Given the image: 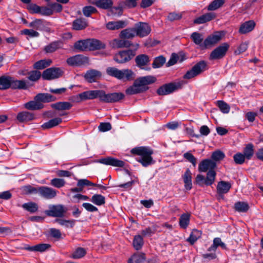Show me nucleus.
<instances>
[{"label": "nucleus", "instance_id": "nucleus-21", "mask_svg": "<svg viewBox=\"0 0 263 263\" xmlns=\"http://www.w3.org/2000/svg\"><path fill=\"white\" fill-rule=\"evenodd\" d=\"M255 26L254 21H248L242 23L239 28V32L241 34H246L252 31Z\"/></svg>", "mask_w": 263, "mask_h": 263}, {"label": "nucleus", "instance_id": "nucleus-14", "mask_svg": "<svg viewBox=\"0 0 263 263\" xmlns=\"http://www.w3.org/2000/svg\"><path fill=\"white\" fill-rule=\"evenodd\" d=\"M58 192L55 189L48 186H40L39 195L46 199L54 198L57 196Z\"/></svg>", "mask_w": 263, "mask_h": 263}, {"label": "nucleus", "instance_id": "nucleus-20", "mask_svg": "<svg viewBox=\"0 0 263 263\" xmlns=\"http://www.w3.org/2000/svg\"><path fill=\"white\" fill-rule=\"evenodd\" d=\"M48 24L43 19L35 18L29 24L28 26L36 30H43Z\"/></svg>", "mask_w": 263, "mask_h": 263}, {"label": "nucleus", "instance_id": "nucleus-46", "mask_svg": "<svg viewBox=\"0 0 263 263\" xmlns=\"http://www.w3.org/2000/svg\"><path fill=\"white\" fill-rule=\"evenodd\" d=\"M10 77L2 76L0 77V89L5 90L10 88Z\"/></svg>", "mask_w": 263, "mask_h": 263}, {"label": "nucleus", "instance_id": "nucleus-30", "mask_svg": "<svg viewBox=\"0 0 263 263\" xmlns=\"http://www.w3.org/2000/svg\"><path fill=\"white\" fill-rule=\"evenodd\" d=\"M183 181L184 183L185 189L187 190H190L192 187V173L189 169H187L183 175Z\"/></svg>", "mask_w": 263, "mask_h": 263}, {"label": "nucleus", "instance_id": "nucleus-1", "mask_svg": "<svg viewBox=\"0 0 263 263\" xmlns=\"http://www.w3.org/2000/svg\"><path fill=\"white\" fill-rule=\"evenodd\" d=\"M156 79L152 76L140 77L136 79L133 85L126 90V93L128 95H135L146 91L148 87L146 85L154 83Z\"/></svg>", "mask_w": 263, "mask_h": 263}, {"label": "nucleus", "instance_id": "nucleus-48", "mask_svg": "<svg viewBox=\"0 0 263 263\" xmlns=\"http://www.w3.org/2000/svg\"><path fill=\"white\" fill-rule=\"evenodd\" d=\"M225 2V0H214L208 7L209 11L216 10L221 7Z\"/></svg>", "mask_w": 263, "mask_h": 263}, {"label": "nucleus", "instance_id": "nucleus-15", "mask_svg": "<svg viewBox=\"0 0 263 263\" xmlns=\"http://www.w3.org/2000/svg\"><path fill=\"white\" fill-rule=\"evenodd\" d=\"M136 35L140 37L147 36L151 31V27L147 23L139 22L135 25Z\"/></svg>", "mask_w": 263, "mask_h": 263}, {"label": "nucleus", "instance_id": "nucleus-11", "mask_svg": "<svg viewBox=\"0 0 263 263\" xmlns=\"http://www.w3.org/2000/svg\"><path fill=\"white\" fill-rule=\"evenodd\" d=\"M65 212L64 206L61 204L50 205L48 210L45 211L46 215L53 217H62Z\"/></svg>", "mask_w": 263, "mask_h": 263}, {"label": "nucleus", "instance_id": "nucleus-32", "mask_svg": "<svg viewBox=\"0 0 263 263\" xmlns=\"http://www.w3.org/2000/svg\"><path fill=\"white\" fill-rule=\"evenodd\" d=\"M136 35V30L135 28H127L123 30L120 34L122 39H130L134 37Z\"/></svg>", "mask_w": 263, "mask_h": 263}, {"label": "nucleus", "instance_id": "nucleus-28", "mask_svg": "<svg viewBox=\"0 0 263 263\" xmlns=\"http://www.w3.org/2000/svg\"><path fill=\"white\" fill-rule=\"evenodd\" d=\"M17 119L20 122H28L34 120V116L28 111H22L17 114Z\"/></svg>", "mask_w": 263, "mask_h": 263}, {"label": "nucleus", "instance_id": "nucleus-31", "mask_svg": "<svg viewBox=\"0 0 263 263\" xmlns=\"http://www.w3.org/2000/svg\"><path fill=\"white\" fill-rule=\"evenodd\" d=\"M36 101H39L40 102H49L54 101L55 98L49 93H39L34 98Z\"/></svg>", "mask_w": 263, "mask_h": 263}, {"label": "nucleus", "instance_id": "nucleus-16", "mask_svg": "<svg viewBox=\"0 0 263 263\" xmlns=\"http://www.w3.org/2000/svg\"><path fill=\"white\" fill-rule=\"evenodd\" d=\"M134 56L132 50L122 51L115 55L114 60L118 63H124L129 61Z\"/></svg>", "mask_w": 263, "mask_h": 263}, {"label": "nucleus", "instance_id": "nucleus-25", "mask_svg": "<svg viewBox=\"0 0 263 263\" xmlns=\"http://www.w3.org/2000/svg\"><path fill=\"white\" fill-rule=\"evenodd\" d=\"M231 184L224 181H219L217 186V192L219 195L227 193L231 188Z\"/></svg>", "mask_w": 263, "mask_h": 263}, {"label": "nucleus", "instance_id": "nucleus-56", "mask_svg": "<svg viewBox=\"0 0 263 263\" xmlns=\"http://www.w3.org/2000/svg\"><path fill=\"white\" fill-rule=\"evenodd\" d=\"M22 207L26 210L31 212L34 213L38 209L37 204L34 202H28L23 204Z\"/></svg>", "mask_w": 263, "mask_h": 263}, {"label": "nucleus", "instance_id": "nucleus-54", "mask_svg": "<svg viewBox=\"0 0 263 263\" xmlns=\"http://www.w3.org/2000/svg\"><path fill=\"white\" fill-rule=\"evenodd\" d=\"M234 207L235 210L239 212H246L249 208L247 203L240 201L235 203Z\"/></svg>", "mask_w": 263, "mask_h": 263}, {"label": "nucleus", "instance_id": "nucleus-42", "mask_svg": "<svg viewBox=\"0 0 263 263\" xmlns=\"http://www.w3.org/2000/svg\"><path fill=\"white\" fill-rule=\"evenodd\" d=\"M52 63L51 60H41L34 64L33 67L36 69H43L48 66H49Z\"/></svg>", "mask_w": 263, "mask_h": 263}, {"label": "nucleus", "instance_id": "nucleus-62", "mask_svg": "<svg viewBox=\"0 0 263 263\" xmlns=\"http://www.w3.org/2000/svg\"><path fill=\"white\" fill-rule=\"evenodd\" d=\"M248 42H243L241 43L237 49L234 51V53L235 54H240L244 52H245L248 48Z\"/></svg>", "mask_w": 263, "mask_h": 263}, {"label": "nucleus", "instance_id": "nucleus-63", "mask_svg": "<svg viewBox=\"0 0 263 263\" xmlns=\"http://www.w3.org/2000/svg\"><path fill=\"white\" fill-rule=\"evenodd\" d=\"M97 11V9L91 6H85L83 9V13L86 17H89L92 13H94Z\"/></svg>", "mask_w": 263, "mask_h": 263}, {"label": "nucleus", "instance_id": "nucleus-50", "mask_svg": "<svg viewBox=\"0 0 263 263\" xmlns=\"http://www.w3.org/2000/svg\"><path fill=\"white\" fill-rule=\"evenodd\" d=\"M254 154V146L252 144H248L243 150V155L245 157L249 160Z\"/></svg>", "mask_w": 263, "mask_h": 263}, {"label": "nucleus", "instance_id": "nucleus-53", "mask_svg": "<svg viewBox=\"0 0 263 263\" xmlns=\"http://www.w3.org/2000/svg\"><path fill=\"white\" fill-rule=\"evenodd\" d=\"M55 221L61 226L65 228H72L75 224V220H65L62 219H57Z\"/></svg>", "mask_w": 263, "mask_h": 263}, {"label": "nucleus", "instance_id": "nucleus-5", "mask_svg": "<svg viewBox=\"0 0 263 263\" xmlns=\"http://www.w3.org/2000/svg\"><path fill=\"white\" fill-rule=\"evenodd\" d=\"M183 85L184 82L182 81L165 84L159 87L157 89V92L160 96L167 95L177 90L181 89Z\"/></svg>", "mask_w": 263, "mask_h": 263}, {"label": "nucleus", "instance_id": "nucleus-60", "mask_svg": "<svg viewBox=\"0 0 263 263\" xmlns=\"http://www.w3.org/2000/svg\"><path fill=\"white\" fill-rule=\"evenodd\" d=\"M225 157L224 154L220 151H216L214 152L211 156L212 160L214 162L222 160Z\"/></svg>", "mask_w": 263, "mask_h": 263}, {"label": "nucleus", "instance_id": "nucleus-52", "mask_svg": "<svg viewBox=\"0 0 263 263\" xmlns=\"http://www.w3.org/2000/svg\"><path fill=\"white\" fill-rule=\"evenodd\" d=\"M91 201L97 205H101L105 203V197L100 194H95L91 197Z\"/></svg>", "mask_w": 263, "mask_h": 263}, {"label": "nucleus", "instance_id": "nucleus-34", "mask_svg": "<svg viewBox=\"0 0 263 263\" xmlns=\"http://www.w3.org/2000/svg\"><path fill=\"white\" fill-rule=\"evenodd\" d=\"M24 107L28 110H34L42 108L43 105L39 101H36L34 99V101H31L25 103Z\"/></svg>", "mask_w": 263, "mask_h": 263}, {"label": "nucleus", "instance_id": "nucleus-35", "mask_svg": "<svg viewBox=\"0 0 263 263\" xmlns=\"http://www.w3.org/2000/svg\"><path fill=\"white\" fill-rule=\"evenodd\" d=\"M75 49L79 51H83L89 50L88 39L80 40L74 44Z\"/></svg>", "mask_w": 263, "mask_h": 263}, {"label": "nucleus", "instance_id": "nucleus-9", "mask_svg": "<svg viewBox=\"0 0 263 263\" xmlns=\"http://www.w3.org/2000/svg\"><path fill=\"white\" fill-rule=\"evenodd\" d=\"M67 64L71 66L80 67L89 63V59L87 57L78 54L68 58L66 60Z\"/></svg>", "mask_w": 263, "mask_h": 263}, {"label": "nucleus", "instance_id": "nucleus-58", "mask_svg": "<svg viewBox=\"0 0 263 263\" xmlns=\"http://www.w3.org/2000/svg\"><path fill=\"white\" fill-rule=\"evenodd\" d=\"M28 79L31 81H37L41 77V73L37 70H32L28 72Z\"/></svg>", "mask_w": 263, "mask_h": 263}, {"label": "nucleus", "instance_id": "nucleus-38", "mask_svg": "<svg viewBox=\"0 0 263 263\" xmlns=\"http://www.w3.org/2000/svg\"><path fill=\"white\" fill-rule=\"evenodd\" d=\"M221 247L222 249H226V246L221 239L219 237L215 238L213 245L208 249V251L215 252L218 247Z\"/></svg>", "mask_w": 263, "mask_h": 263}, {"label": "nucleus", "instance_id": "nucleus-3", "mask_svg": "<svg viewBox=\"0 0 263 263\" xmlns=\"http://www.w3.org/2000/svg\"><path fill=\"white\" fill-rule=\"evenodd\" d=\"M216 167V162L209 159H204L199 163L198 171L200 172H206L208 171L206 176L205 185H211L214 182L216 175L214 168Z\"/></svg>", "mask_w": 263, "mask_h": 263}, {"label": "nucleus", "instance_id": "nucleus-33", "mask_svg": "<svg viewBox=\"0 0 263 263\" xmlns=\"http://www.w3.org/2000/svg\"><path fill=\"white\" fill-rule=\"evenodd\" d=\"M87 26V23L84 18H77L72 23V28L76 30H83Z\"/></svg>", "mask_w": 263, "mask_h": 263}, {"label": "nucleus", "instance_id": "nucleus-43", "mask_svg": "<svg viewBox=\"0 0 263 263\" xmlns=\"http://www.w3.org/2000/svg\"><path fill=\"white\" fill-rule=\"evenodd\" d=\"M190 215L188 213L183 214L179 218V226L182 229H186L190 223Z\"/></svg>", "mask_w": 263, "mask_h": 263}, {"label": "nucleus", "instance_id": "nucleus-23", "mask_svg": "<svg viewBox=\"0 0 263 263\" xmlns=\"http://www.w3.org/2000/svg\"><path fill=\"white\" fill-rule=\"evenodd\" d=\"M216 17L214 13L209 12L203 14L194 20V23L196 24H201L209 22Z\"/></svg>", "mask_w": 263, "mask_h": 263}, {"label": "nucleus", "instance_id": "nucleus-19", "mask_svg": "<svg viewBox=\"0 0 263 263\" xmlns=\"http://www.w3.org/2000/svg\"><path fill=\"white\" fill-rule=\"evenodd\" d=\"M10 88L13 89H27L28 85L24 80H17L10 77Z\"/></svg>", "mask_w": 263, "mask_h": 263}, {"label": "nucleus", "instance_id": "nucleus-6", "mask_svg": "<svg viewBox=\"0 0 263 263\" xmlns=\"http://www.w3.org/2000/svg\"><path fill=\"white\" fill-rule=\"evenodd\" d=\"M207 68V63L204 61H201L196 63L190 70L184 75L183 78L191 79L198 76L204 71Z\"/></svg>", "mask_w": 263, "mask_h": 263}, {"label": "nucleus", "instance_id": "nucleus-51", "mask_svg": "<svg viewBox=\"0 0 263 263\" xmlns=\"http://www.w3.org/2000/svg\"><path fill=\"white\" fill-rule=\"evenodd\" d=\"M143 243L144 242L142 236L137 235L134 237L133 246L136 250H140L142 247Z\"/></svg>", "mask_w": 263, "mask_h": 263}, {"label": "nucleus", "instance_id": "nucleus-4", "mask_svg": "<svg viewBox=\"0 0 263 263\" xmlns=\"http://www.w3.org/2000/svg\"><path fill=\"white\" fill-rule=\"evenodd\" d=\"M108 75L117 79L123 81H129L133 79L134 72L130 69L120 70L114 67H109L106 69Z\"/></svg>", "mask_w": 263, "mask_h": 263}, {"label": "nucleus", "instance_id": "nucleus-13", "mask_svg": "<svg viewBox=\"0 0 263 263\" xmlns=\"http://www.w3.org/2000/svg\"><path fill=\"white\" fill-rule=\"evenodd\" d=\"M224 35L223 32H215L212 34L208 36L203 42L204 48L213 46L218 43Z\"/></svg>", "mask_w": 263, "mask_h": 263}, {"label": "nucleus", "instance_id": "nucleus-40", "mask_svg": "<svg viewBox=\"0 0 263 263\" xmlns=\"http://www.w3.org/2000/svg\"><path fill=\"white\" fill-rule=\"evenodd\" d=\"M191 38L195 44L200 45L202 48H204L203 43H202L203 40L202 34L197 32H194L191 35Z\"/></svg>", "mask_w": 263, "mask_h": 263}, {"label": "nucleus", "instance_id": "nucleus-47", "mask_svg": "<svg viewBox=\"0 0 263 263\" xmlns=\"http://www.w3.org/2000/svg\"><path fill=\"white\" fill-rule=\"evenodd\" d=\"M201 232L197 230H194L190 234V237L187 239L191 245H193L201 236Z\"/></svg>", "mask_w": 263, "mask_h": 263}, {"label": "nucleus", "instance_id": "nucleus-10", "mask_svg": "<svg viewBox=\"0 0 263 263\" xmlns=\"http://www.w3.org/2000/svg\"><path fill=\"white\" fill-rule=\"evenodd\" d=\"M229 48V45L227 43H222L212 51L210 55V60H215L223 58Z\"/></svg>", "mask_w": 263, "mask_h": 263}, {"label": "nucleus", "instance_id": "nucleus-8", "mask_svg": "<svg viewBox=\"0 0 263 263\" xmlns=\"http://www.w3.org/2000/svg\"><path fill=\"white\" fill-rule=\"evenodd\" d=\"M100 96V90H89L84 91L73 97V100L79 102L86 100H92L95 98H99Z\"/></svg>", "mask_w": 263, "mask_h": 263}, {"label": "nucleus", "instance_id": "nucleus-22", "mask_svg": "<svg viewBox=\"0 0 263 263\" xmlns=\"http://www.w3.org/2000/svg\"><path fill=\"white\" fill-rule=\"evenodd\" d=\"M50 247L51 245L48 243H40L33 246H26L25 249L29 251L43 252L48 250Z\"/></svg>", "mask_w": 263, "mask_h": 263}, {"label": "nucleus", "instance_id": "nucleus-29", "mask_svg": "<svg viewBox=\"0 0 263 263\" xmlns=\"http://www.w3.org/2000/svg\"><path fill=\"white\" fill-rule=\"evenodd\" d=\"M111 46L114 48L128 47L131 45L129 41L120 39H114L111 41Z\"/></svg>", "mask_w": 263, "mask_h": 263}, {"label": "nucleus", "instance_id": "nucleus-49", "mask_svg": "<svg viewBox=\"0 0 263 263\" xmlns=\"http://www.w3.org/2000/svg\"><path fill=\"white\" fill-rule=\"evenodd\" d=\"M23 191L26 194H39L40 186H33L30 185L25 186L23 187Z\"/></svg>", "mask_w": 263, "mask_h": 263}, {"label": "nucleus", "instance_id": "nucleus-26", "mask_svg": "<svg viewBox=\"0 0 263 263\" xmlns=\"http://www.w3.org/2000/svg\"><path fill=\"white\" fill-rule=\"evenodd\" d=\"M89 50H94L104 49L106 45L96 39H88Z\"/></svg>", "mask_w": 263, "mask_h": 263}, {"label": "nucleus", "instance_id": "nucleus-24", "mask_svg": "<svg viewBox=\"0 0 263 263\" xmlns=\"http://www.w3.org/2000/svg\"><path fill=\"white\" fill-rule=\"evenodd\" d=\"M127 25V22L125 21H118L109 22L106 24L108 29L115 30L123 28Z\"/></svg>", "mask_w": 263, "mask_h": 263}, {"label": "nucleus", "instance_id": "nucleus-45", "mask_svg": "<svg viewBox=\"0 0 263 263\" xmlns=\"http://www.w3.org/2000/svg\"><path fill=\"white\" fill-rule=\"evenodd\" d=\"M86 254V250L81 247L77 248L71 254V258L73 259H79L84 257Z\"/></svg>", "mask_w": 263, "mask_h": 263}, {"label": "nucleus", "instance_id": "nucleus-39", "mask_svg": "<svg viewBox=\"0 0 263 263\" xmlns=\"http://www.w3.org/2000/svg\"><path fill=\"white\" fill-rule=\"evenodd\" d=\"M72 104L68 102H59L53 104L52 107L57 110H69L72 107Z\"/></svg>", "mask_w": 263, "mask_h": 263}, {"label": "nucleus", "instance_id": "nucleus-57", "mask_svg": "<svg viewBox=\"0 0 263 263\" xmlns=\"http://www.w3.org/2000/svg\"><path fill=\"white\" fill-rule=\"evenodd\" d=\"M50 184L55 187L59 189L65 185V181L64 179L55 178L51 180Z\"/></svg>", "mask_w": 263, "mask_h": 263}, {"label": "nucleus", "instance_id": "nucleus-55", "mask_svg": "<svg viewBox=\"0 0 263 263\" xmlns=\"http://www.w3.org/2000/svg\"><path fill=\"white\" fill-rule=\"evenodd\" d=\"M165 58L160 55L156 58L152 64V66L154 68H158L161 67L165 62Z\"/></svg>", "mask_w": 263, "mask_h": 263}, {"label": "nucleus", "instance_id": "nucleus-17", "mask_svg": "<svg viewBox=\"0 0 263 263\" xmlns=\"http://www.w3.org/2000/svg\"><path fill=\"white\" fill-rule=\"evenodd\" d=\"M99 162L105 165H111L116 167H122L125 165V162L124 161L111 157H107L100 159Z\"/></svg>", "mask_w": 263, "mask_h": 263}, {"label": "nucleus", "instance_id": "nucleus-36", "mask_svg": "<svg viewBox=\"0 0 263 263\" xmlns=\"http://www.w3.org/2000/svg\"><path fill=\"white\" fill-rule=\"evenodd\" d=\"M62 45V43L61 42L54 41L46 46L44 48V50L47 53H52L61 48Z\"/></svg>", "mask_w": 263, "mask_h": 263}, {"label": "nucleus", "instance_id": "nucleus-44", "mask_svg": "<svg viewBox=\"0 0 263 263\" xmlns=\"http://www.w3.org/2000/svg\"><path fill=\"white\" fill-rule=\"evenodd\" d=\"M95 4L100 8L107 9L112 6L113 3L111 0H98Z\"/></svg>", "mask_w": 263, "mask_h": 263}, {"label": "nucleus", "instance_id": "nucleus-12", "mask_svg": "<svg viewBox=\"0 0 263 263\" xmlns=\"http://www.w3.org/2000/svg\"><path fill=\"white\" fill-rule=\"evenodd\" d=\"M63 73V71L61 68L51 67L44 70L42 76L44 80H50L60 78Z\"/></svg>", "mask_w": 263, "mask_h": 263}, {"label": "nucleus", "instance_id": "nucleus-27", "mask_svg": "<svg viewBox=\"0 0 263 263\" xmlns=\"http://www.w3.org/2000/svg\"><path fill=\"white\" fill-rule=\"evenodd\" d=\"M135 62L139 67L141 69H144L143 67L149 63V58L148 55L142 54L136 57Z\"/></svg>", "mask_w": 263, "mask_h": 263}, {"label": "nucleus", "instance_id": "nucleus-18", "mask_svg": "<svg viewBox=\"0 0 263 263\" xmlns=\"http://www.w3.org/2000/svg\"><path fill=\"white\" fill-rule=\"evenodd\" d=\"M101 77V72L96 69L89 70L84 75L85 79L89 83L96 82Z\"/></svg>", "mask_w": 263, "mask_h": 263}, {"label": "nucleus", "instance_id": "nucleus-64", "mask_svg": "<svg viewBox=\"0 0 263 263\" xmlns=\"http://www.w3.org/2000/svg\"><path fill=\"white\" fill-rule=\"evenodd\" d=\"M233 158L236 164H241L245 162L246 158L242 154L238 153L234 156Z\"/></svg>", "mask_w": 263, "mask_h": 263}, {"label": "nucleus", "instance_id": "nucleus-37", "mask_svg": "<svg viewBox=\"0 0 263 263\" xmlns=\"http://www.w3.org/2000/svg\"><path fill=\"white\" fill-rule=\"evenodd\" d=\"M146 259L145 254L143 253L134 254L128 259V263H142Z\"/></svg>", "mask_w": 263, "mask_h": 263}, {"label": "nucleus", "instance_id": "nucleus-61", "mask_svg": "<svg viewBox=\"0 0 263 263\" xmlns=\"http://www.w3.org/2000/svg\"><path fill=\"white\" fill-rule=\"evenodd\" d=\"M21 34L28 35L29 37H37L40 35V33L33 30L25 29L21 31Z\"/></svg>", "mask_w": 263, "mask_h": 263}, {"label": "nucleus", "instance_id": "nucleus-7", "mask_svg": "<svg viewBox=\"0 0 263 263\" xmlns=\"http://www.w3.org/2000/svg\"><path fill=\"white\" fill-rule=\"evenodd\" d=\"M125 96L122 92H114L106 94L104 90H100V100L105 103H115L124 99Z\"/></svg>", "mask_w": 263, "mask_h": 263}, {"label": "nucleus", "instance_id": "nucleus-41", "mask_svg": "<svg viewBox=\"0 0 263 263\" xmlns=\"http://www.w3.org/2000/svg\"><path fill=\"white\" fill-rule=\"evenodd\" d=\"M62 122V119L60 118H55L51 119L47 122L44 123L42 127L43 129H49L57 126Z\"/></svg>", "mask_w": 263, "mask_h": 263}, {"label": "nucleus", "instance_id": "nucleus-59", "mask_svg": "<svg viewBox=\"0 0 263 263\" xmlns=\"http://www.w3.org/2000/svg\"><path fill=\"white\" fill-rule=\"evenodd\" d=\"M217 104L222 113L228 114L229 112L230 107L227 103L223 101H218Z\"/></svg>", "mask_w": 263, "mask_h": 263}, {"label": "nucleus", "instance_id": "nucleus-2", "mask_svg": "<svg viewBox=\"0 0 263 263\" xmlns=\"http://www.w3.org/2000/svg\"><path fill=\"white\" fill-rule=\"evenodd\" d=\"M131 153L139 156L136 160L144 167H147L154 164L155 162L152 157L153 151L148 147L140 146L135 147L131 150Z\"/></svg>", "mask_w": 263, "mask_h": 263}]
</instances>
